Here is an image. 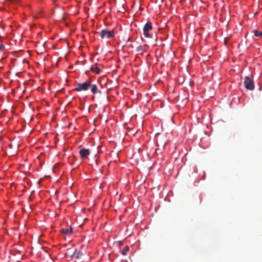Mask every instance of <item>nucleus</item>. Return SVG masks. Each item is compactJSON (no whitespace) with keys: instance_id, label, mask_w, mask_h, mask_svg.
Masks as SVG:
<instances>
[{"instance_id":"obj_4","label":"nucleus","mask_w":262,"mask_h":262,"mask_svg":"<svg viewBox=\"0 0 262 262\" xmlns=\"http://www.w3.org/2000/svg\"><path fill=\"white\" fill-rule=\"evenodd\" d=\"M244 84L246 89L250 91H253L254 90L255 85L254 82L250 77L246 76L245 78Z\"/></svg>"},{"instance_id":"obj_18","label":"nucleus","mask_w":262,"mask_h":262,"mask_svg":"<svg viewBox=\"0 0 262 262\" xmlns=\"http://www.w3.org/2000/svg\"><path fill=\"white\" fill-rule=\"evenodd\" d=\"M139 150V152H140V148H139V150Z\"/></svg>"},{"instance_id":"obj_6","label":"nucleus","mask_w":262,"mask_h":262,"mask_svg":"<svg viewBox=\"0 0 262 262\" xmlns=\"http://www.w3.org/2000/svg\"><path fill=\"white\" fill-rule=\"evenodd\" d=\"M152 28V24L150 22H148L147 23L144 28H143V31L144 32H146V31H149V30H151Z\"/></svg>"},{"instance_id":"obj_7","label":"nucleus","mask_w":262,"mask_h":262,"mask_svg":"<svg viewBox=\"0 0 262 262\" xmlns=\"http://www.w3.org/2000/svg\"><path fill=\"white\" fill-rule=\"evenodd\" d=\"M60 231H61V233H62L64 234L68 235L72 232V229L71 227L67 228L66 229L63 228V229H61Z\"/></svg>"},{"instance_id":"obj_5","label":"nucleus","mask_w":262,"mask_h":262,"mask_svg":"<svg viewBox=\"0 0 262 262\" xmlns=\"http://www.w3.org/2000/svg\"><path fill=\"white\" fill-rule=\"evenodd\" d=\"M80 157L82 159H86L90 155V151L87 148H82L79 151Z\"/></svg>"},{"instance_id":"obj_12","label":"nucleus","mask_w":262,"mask_h":262,"mask_svg":"<svg viewBox=\"0 0 262 262\" xmlns=\"http://www.w3.org/2000/svg\"><path fill=\"white\" fill-rule=\"evenodd\" d=\"M254 35L257 37H262V32L255 30L253 31Z\"/></svg>"},{"instance_id":"obj_3","label":"nucleus","mask_w":262,"mask_h":262,"mask_svg":"<svg viewBox=\"0 0 262 262\" xmlns=\"http://www.w3.org/2000/svg\"><path fill=\"white\" fill-rule=\"evenodd\" d=\"M99 34L102 39L111 38L114 36L115 32L113 30H108L107 29H104L99 32Z\"/></svg>"},{"instance_id":"obj_9","label":"nucleus","mask_w":262,"mask_h":262,"mask_svg":"<svg viewBox=\"0 0 262 262\" xmlns=\"http://www.w3.org/2000/svg\"><path fill=\"white\" fill-rule=\"evenodd\" d=\"M91 70L94 73H95L96 74H99L100 72V70L96 66L92 67L91 68Z\"/></svg>"},{"instance_id":"obj_8","label":"nucleus","mask_w":262,"mask_h":262,"mask_svg":"<svg viewBox=\"0 0 262 262\" xmlns=\"http://www.w3.org/2000/svg\"><path fill=\"white\" fill-rule=\"evenodd\" d=\"M146 51V46H140L137 48V51L142 54Z\"/></svg>"},{"instance_id":"obj_1","label":"nucleus","mask_w":262,"mask_h":262,"mask_svg":"<svg viewBox=\"0 0 262 262\" xmlns=\"http://www.w3.org/2000/svg\"><path fill=\"white\" fill-rule=\"evenodd\" d=\"M155 140L157 146L165 147L167 145V139L164 135L158 134L155 136Z\"/></svg>"},{"instance_id":"obj_11","label":"nucleus","mask_w":262,"mask_h":262,"mask_svg":"<svg viewBox=\"0 0 262 262\" xmlns=\"http://www.w3.org/2000/svg\"><path fill=\"white\" fill-rule=\"evenodd\" d=\"M81 255H82V253L77 250H76L73 254V256L76 258H80Z\"/></svg>"},{"instance_id":"obj_10","label":"nucleus","mask_w":262,"mask_h":262,"mask_svg":"<svg viewBox=\"0 0 262 262\" xmlns=\"http://www.w3.org/2000/svg\"><path fill=\"white\" fill-rule=\"evenodd\" d=\"M91 91L94 94H96L99 92L97 86L96 85H92L91 86Z\"/></svg>"},{"instance_id":"obj_2","label":"nucleus","mask_w":262,"mask_h":262,"mask_svg":"<svg viewBox=\"0 0 262 262\" xmlns=\"http://www.w3.org/2000/svg\"><path fill=\"white\" fill-rule=\"evenodd\" d=\"M91 86V83L90 80L86 81L83 83L77 84L74 90L77 92L85 91L89 90Z\"/></svg>"},{"instance_id":"obj_17","label":"nucleus","mask_w":262,"mask_h":262,"mask_svg":"<svg viewBox=\"0 0 262 262\" xmlns=\"http://www.w3.org/2000/svg\"><path fill=\"white\" fill-rule=\"evenodd\" d=\"M158 149H159L158 148H157V149H156V151H155V153H157V150H158Z\"/></svg>"},{"instance_id":"obj_16","label":"nucleus","mask_w":262,"mask_h":262,"mask_svg":"<svg viewBox=\"0 0 262 262\" xmlns=\"http://www.w3.org/2000/svg\"><path fill=\"white\" fill-rule=\"evenodd\" d=\"M17 151H15V153H10V154L11 155L10 156H13L14 155V154H16L17 153Z\"/></svg>"},{"instance_id":"obj_13","label":"nucleus","mask_w":262,"mask_h":262,"mask_svg":"<svg viewBox=\"0 0 262 262\" xmlns=\"http://www.w3.org/2000/svg\"><path fill=\"white\" fill-rule=\"evenodd\" d=\"M128 251H129V247H128V246H126L124 248V249L122 251L121 253L123 255H125L127 254V253H128Z\"/></svg>"},{"instance_id":"obj_15","label":"nucleus","mask_w":262,"mask_h":262,"mask_svg":"<svg viewBox=\"0 0 262 262\" xmlns=\"http://www.w3.org/2000/svg\"><path fill=\"white\" fill-rule=\"evenodd\" d=\"M5 50V46L3 44H0V52L4 51Z\"/></svg>"},{"instance_id":"obj_14","label":"nucleus","mask_w":262,"mask_h":262,"mask_svg":"<svg viewBox=\"0 0 262 262\" xmlns=\"http://www.w3.org/2000/svg\"><path fill=\"white\" fill-rule=\"evenodd\" d=\"M143 34L144 36L147 38L149 37L150 36L148 31L144 32Z\"/></svg>"}]
</instances>
